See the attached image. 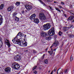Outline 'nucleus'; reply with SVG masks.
Wrapping results in <instances>:
<instances>
[{
  "instance_id": "f257e3e1",
  "label": "nucleus",
  "mask_w": 74,
  "mask_h": 74,
  "mask_svg": "<svg viewBox=\"0 0 74 74\" xmlns=\"http://www.w3.org/2000/svg\"><path fill=\"white\" fill-rule=\"evenodd\" d=\"M23 36V34L21 33V32H19L18 33L16 36L14 38L13 40H12V41L14 44H17L18 45H20L21 46H22V47L27 46V42H24L19 41V39H21L20 37L21 38Z\"/></svg>"
},
{
  "instance_id": "f03ea898",
  "label": "nucleus",
  "mask_w": 74,
  "mask_h": 74,
  "mask_svg": "<svg viewBox=\"0 0 74 74\" xmlns=\"http://www.w3.org/2000/svg\"><path fill=\"white\" fill-rule=\"evenodd\" d=\"M39 16L40 19H51V17L49 14H47V16H45L44 14L43 13H41L39 15Z\"/></svg>"
},
{
  "instance_id": "7ed1b4c3",
  "label": "nucleus",
  "mask_w": 74,
  "mask_h": 74,
  "mask_svg": "<svg viewBox=\"0 0 74 74\" xmlns=\"http://www.w3.org/2000/svg\"><path fill=\"white\" fill-rule=\"evenodd\" d=\"M20 66L16 63L14 62L12 64V68L15 70H18L19 69Z\"/></svg>"
},
{
  "instance_id": "20e7f679",
  "label": "nucleus",
  "mask_w": 74,
  "mask_h": 74,
  "mask_svg": "<svg viewBox=\"0 0 74 74\" xmlns=\"http://www.w3.org/2000/svg\"><path fill=\"white\" fill-rule=\"evenodd\" d=\"M25 7L26 10H25V11L26 12H27V11H30L32 9V6L31 5H29L28 4H26L25 5Z\"/></svg>"
},
{
  "instance_id": "39448f33",
  "label": "nucleus",
  "mask_w": 74,
  "mask_h": 74,
  "mask_svg": "<svg viewBox=\"0 0 74 74\" xmlns=\"http://www.w3.org/2000/svg\"><path fill=\"white\" fill-rule=\"evenodd\" d=\"M48 34L50 36H53L55 34V29L54 28H52L48 32Z\"/></svg>"
},
{
  "instance_id": "423d86ee",
  "label": "nucleus",
  "mask_w": 74,
  "mask_h": 74,
  "mask_svg": "<svg viewBox=\"0 0 74 74\" xmlns=\"http://www.w3.org/2000/svg\"><path fill=\"white\" fill-rule=\"evenodd\" d=\"M43 29L44 30H48L51 28V24L49 23H48L46 24H45L43 26Z\"/></svg>"
},
{
  "instance_id": "0eeeda50",
  "label": "nucleus",
  "mask_w": 74,
  "mask_h": 74,
  "mask_svg": "<svg viewBox=\"0 0 74 74\" xmlns=\"http://www.w3.org/2000/svg\"><path fill=\"white\" fill-rule=\"evenodd\" d=\"M53 45L56 47L59 45V43L58 41L57 40H56L54 43L53 44Z\"/></svg>"
},
{
  "instance_id": "6e6552de",
  "label": "nucleus",
  "mask_w": 74,
  "mask_h": 74,
  "mask_svg": "<svg viewBox=\"0 0 74 74\" xmlns=\"http://www.w3.org/2000/svg\"><path fill=\"white\" fill-rule=\"evenodd\" d=\"M21 56L19 55L16 56L14 58V59L15 60H21Z\"/></svg>"
},
{
  "instance_id": "1a4fd4ad",
  "label": "nucleus",
  "mask_w": 74,
  "mask_h": 74,
  "mask_svg": "<svg viewBox=\"0 0 74 74\" xmlns=\"http://www.w3.org/2000/svg\"><path fill=\"white\" fill-rule=\"evenodd\" d=\"M5 71L6 73H10L11 72V68L10 67H7L5 69Z\"/></svg>"
},
{
  "instance_id": "9d476101",
  "label": "nucleus",
  "mask_w": 74,
  "mask_h": 74,
  "mask_svg": "<svg viewBox=\"0 0 74 74\" xmlns=\"http://www.w3.org/2000/svg\"><path fill=\"white\" fill-rule=\"evenodd\" d=\"M14 9V6L12 5L10 6L7 9L8 11H12V10Z\"/></svg>"
},
{
  "instance_id": "9b49d317",
  "label": "nucleus",
  "mask_w": 74,
  "mask_h": 74,
  "mask_svg": "<svg viewBox=\"0 0 74 74\" xmlns=\"http://www.w3.org/2000/svg\"><path fill=\"white\" fill-rule=\"evenodd\" d=\"M5 43L7 44L9 48H10V47L11 46V44H10V43L9 42V40H8L6 39L5 40Z\"/></svg>"
},
{
  "instance_id": "f8f14e48",
  "label": "nucleus",
  "mask_w": 74,
  "mask_h": 74,
  "mask_svg": "<svg viewBox=\"0 0 74 74\" xmlns=\"http://www.w3.org/2000/svg\"><path fill=\"white\" fill-rule=\"evenodd\" d=\"M60 72H59L60 74H63V69H61V68H60L59 69H58L57 70V74H58V71L59 70H60Z\"/></svg>"
},
{
  "instance_id": "ddd939ff",
  "label": "nucleus",
  "mask_w": 74,
  "mask_h": 74,
  "mask_svg": "<svg viewBox=\"0 0 74 74\" xmlns=\"http://www.w3.org/2000/svg\"><path fill=\"white\" fill-rule=\"evenodd\" d=\"M36 14H34L30 16V18L31 19H38V18H36Z\"/></svg>"
},
{
  "instance_id": "4468645a",
  "label": "nucleus",
  "mask_w": 74,
  "mask_h": 74,
  "mask_svg": "<svg viewBox=\"0 0 74 74\" xmlns=\"http://www.w3.org/2000/svg\"><path fill=\"white\" fill-rule=\"evenodd\" d=\"M16 15H17V13L16 12H14L12 14L14 18V19H17V18H18V19H19V18L17 17H16V16H16Z\"/></svg>"
},
{
  "instance_id": "2eb2a0df",
  "label": "nucleus",
  "mask_w": 74,
  "mask_h": 74,
  "mask_svg": "<svg viewBox=\"0 0 74 74\" xmlns=\"http://www.w3.org/2000/svg\"><path fill=\"white\" fill-rule=\"evenodd\" d=\"M69 29V27H64L63 28V31H64V32H66V31H67Z\"/></svg>"
},
{
  "instance_id": "dca6fc26",
  "label": "nucleus",
  "mask_w": 74,
  "mask_h": 74,
  "mask_svg": "<svg viewBox=\"0 0 74 74\" xmlns=\"http://www.w3.org/2000/svg\"><path fill=\"white\" fill-rule=\"evenodd\" d=\"M34 22L36 23H39V20L38 19H34Z\"/></svg>"
},
{
  "instance_id": "f3484780",
  "label": "nucleus",
  "mask_w": 74,
  "mask_h": 74,
  "mask_svg": "<svg viewBox=\"0 0 74 74\" xmlns=\"http://www.w3.org/2000/svg\"><path fill=\"white\" fill-rule=\"evenodd\" d=\"M40 35L42 37H44V36L46 35V34L44 33L43 32H41L40 33Z\"/></svg>"
},
{
  "instance_id": "a211bd4d",
  "label": "nucleus",
  "mask_w": 74,
  "mask_h": 74,
  "mask_svg": "<svg viewBox=\"0 0 74 74\" xmlns=\"http://www.w3.org/2000/svg\"><path fill=\"white\" fill-rule=\"evenodd\" d=\"M38 1L40 2V3L43 4L44 6H46V4L44 3L41 0H38Z\"/></svg>"
},
{
  "instance_id": "6ab92c4d",
  "label": "nucleus",
  "mask_w": 74,
  "mask_h": 74,
  "mask_svg": "<svg viewBox=\"0 0 74 74\" xmlns=\"http://www.w3.org/2000/svg\"><path fill=\"white\" fill-rule=\"evenodd\" d=\"M50 55L51 56L52 55H55V52L53 53V50H51L50 51Z\"/></svg>"
},
{
  "instance_id": "aec40b11",
  "label": "nucleus",
  "mask_w": 74,
  "mask_h": 74,
  "mask_svg": "<svg viewBox=\"0 0 74 74\" xmlns=\"http://www.w3.org/2000/svg\"><path fill=\"white\" fill-rule=\"evenodd\" d=\"M45 39L46 40H50L51 39V37L49 36V37L45 38Z\"/></svg>"
},
{
  "instance_id": "412c9836",
  "label": "nucleus",
  "mask_w": 74,
  "mask_h": 74,
  "mask_svg": "<svg viewBox=\"0 0 74 74\" xmlns=\"http://www.w3.org/2000/svg\"><path fill=\"white\" fill-rule=\"evenodd\" d=\"M4 7V4H2L0 6V10H3V8Z\"/></svg>"
},
{
  "instance_id": "4be33fe9",
  "label": "nucleus",
  "mask_w": 74,
  "mask_h": 74,
  "mask_svg": "<svg viewBox=\"0 0 74 74\" xmlns=\"http://www.w3.org/2000/svg\"><path fill=\"white\" fill-rule=\"evenodd\" d=\"M20 2H16V5H20Z\"/></svg>"
},
{
  "instance_id": "5701e85b",
  "label": "nucleus",
  "mask_w": 74,
  "mask_h": 74,
  "mask_svg": "<svg viewBox=\"0 0 74 74\" xmlns=\"http://www.w3.org/2000/svg\"><path fill=\"white\" fill-rule=\"evenodd\" d=\"M3 22V19H0V25H1V24Z\"/></svg>"
},
{
  "instance_id": "b1692460",
  "label": "nucleus",
  "mask_w": 74,
  "mask_h": 74,
  "mask_svg": "<svg viewBox=\"0 0 74 74\" xmlns=\"http://www.w3.org/2000/svg\"><path fill=\"white\" fill-rule=\"evenodd\" d=\"M45 19H40V21H41L42 22H45Z\"/></svg>"
},
{
  "instance_id": "393cba45",
  "label": "nucleus",
  "mask_w": 74,
  "mask_h": 74,
  "mask_svg": "<svg viewBox=\"0 0 74 74\" xmlns=\"http://www.w3.org/2000/svg\"><path fill=\"white\" fill-rule=\"evenodd\" d=\"M70 18H71V19H74V16H70L68 18V19H70Z\"/></svg>"
},
{
  "instance_id": "a878e982",
  "label": "nucleus",
  "mask_w": 74,
  "mask_h": 74,
  "mask_svg": "<svg viewBox=\"0 0 74 74\" xmlns=\"http://www.w3.org/2000/svg\"><path fill=\"white\" fill-rule=\"evenodd\" d=\"M37 67L36 66H34L33 68H32L33 70H34L35 69H36V68H37Z\"/></svg>"
},
{
  "instance_id": "bb28decb",
  "label": "nucleus",
  "mask_w": 74,
  "mask_h": 74,
  "mask_svg": "<svg viewBox=\"0 0 74 74\" xmlns=\"http://www.w3.org/2000/svg\"><path fill=\"white\" fill-rule=\"evenodd\" d=\"M69 37L70 38H73L74 37V35H71L69 36Z\"/></svg>"
},
{
  "instance_id": "cd10ccee",
  "label": "nucleus",
  "mask_w": 74,
  "mask_h": 74,
  "mask_svg": "<svg viewBox=\"0 0 74 74\" xmlns=\"http://www.w3.org/2000/svg\"><path fill=\"white\" fill-rule=\"evenodd\" d=\"M73 60V56H71L70 58V61H71Z\"/></svg>"
},
{
  "instance_id": "c85d7f7f",
  "label": "nucleus",
  "mask_w": 74,
  "mask_h": 74,
  "mask_svg": "<svg viewBox=\"0 0 74 74\" xmlns=\"http://www.w3.org/2000/svg\"><path fill=\"white\" fill-rule=\"evenodd\" d=\"M48 60H45V64H47L48 63Z\"/></svg>"
},
{
  "instance_id": "c756f323",
  "label": "nucleus",
  "mask_w": 74,
  "mask_h": 74,
  "mask_svg": "<svg viewBox=\"0 0 74 74\" xmlns=\"http://www.w3.org/2000/svg\"><path fill=\"white\" fill-rule=\"evenodd\" d=\"M45 54H44L42 57L41 58L43 60V59L44 58V56H45Z\"/></svg>"
},
{
  "instance_id": "7c9ffc66",
  "label": "nucleus",
  "mask_w": 74,
  "mask_h": 74,
  "mask_svg": "<svg viewBox=\"0 0 74 74\" xmlns=\"http://www.w3.org/2000/svg\"><path fill=\"white\" fill-rule=\"evenodd\" d=\"M1 37H0V44H2V45H3V42H2V41L1 40Z\"/></svg>"
},
{
  "instance_id": "2f4dec72",
  "label": "nucleus",
  "mask_w": 74,
  "mask_h": 74,
  "mask_svg": "<svg viewBox=\"0 0 74 74\" xmlns=\"http://www.w3.org/2000/svg\"><path fill=\"white\" fill-rule=\"evenodd\" d=\"M67 71H68L67 69H66L64 70V73H67Z\"/></svg>"
},
{
  "instance_id": "473e14b6",
  "label": "nucleus",
  "mask_w": 74,
  "mask_h": 74,
  "mask_svg": "<svg viewBox=\"0 0 74 74\" xmlns=\"http://www.w3.org/2000/svg\"><path fill=\"white\" fill-rule=\"evenodd\" d=\"M15 21H17V22H18L19 21V19H15Z\"/></svg>"
},
{
  "instance_id": "72a5a7b5",
  "label": "nucleus",
  "mask_w": 74,
  "mask_h": 74,
  "mask_svg": "<svg viewBox=\"0 0 74 74\" xmlns=\"http://www.w3.org/2000/svg\"><path fill=\"white\" fill-rule=\"evenodd\" d=\"M24 52H25V53H27V52H28L29 51H28V50H25L24 51Z\"/></svg>"
},
{
  "instance_id": "f704fd0d",
  "label": "nucleus",
  "mask_w": 74,
  "mask_h": 74,
  "mask_svg": "<svg viewBox=\"0 0 74 74\" xmlns=\"http://www.w3.org/2000/svg\"><path fill=\"white\" fill-rule=\"evenodd\" d=\"M59 35L60 36H62V34H60V31L58 33Z\"/></svg>"
},
{
  "instance_id": "c9c22d12",
  "label": "nucleus",
  "mask_w": 74,
  "mask_h": 74,
  "mask_svg": "<svg viewBox=\"0 0 74 74\" xmlns=\"http://www.w3.org/2000/svg\"><path fill=\"white\" fill-rule=\"evenodd\" d=\"M73 25H70L69 27H69V28H71V27H73Z\"/></svg>"
},
{
  "instance_id": "e433bc0d",
  "label": "nucleus",
  "mask_w": 74,
  "mask_h": 74,
  "mask_svg": "<svg viewBox=\"0 0 74 74\" xmlns=\"http://www.w3.org/2000/svg\"><path fill=\"white\" fill-rule=\"evenodd\" d=\"M2 46H3V45L2 43L0 44V49L2 47Z\"/></svg>"
},
{
  "instance_id": "4c0bfd02",
  "label": "nucleus",
  "mask_w": 74,
  "mask_h": 74,
  "mask_svg": "<svg viewBox=\"0 0 74 74\" xmlns=\"http://www.w3.org/2000/svg\"><path fill=\"white\" fill-rule=\"evenodd\" d=\"M56 69H57V68H56V67H55L54 68V71L55 72V71H56Z\"/></svg>"
},
{
  "instance_id": "58836bf2",
  "label": "nucleus",
  "mask_w": 74,
  "mask_h": 74,
  "mask_svg": "<svg viewBox=\"0 0 74 74\" xmlns=\"http://www.w3.org/2000/svg\"><path fill=\"white\" fill-rule=\"evenodd\" d=\"M34 73H35V74H37V71H34Z\"/></svg>"
},
{
  "instance_id": "ea45409f",
  "label": "nucleus",
  "mask_w": 74,
  "mask_h": 74,
  "mask_svg": "<svg viewBox=\"0 0 74 74\" xmlns=\"http://www.w3.org/2000/svg\"><path fill=\"white\" fill-rule=\"evenodd\" d=\"M55 9L56 10H57V11H59V8H56Z\"/></svg>"
},
{
  "instance_id": "a19ab883",
  "label": "nucleus",
  "mask_w": 74,
  "mask_h": 74,
  "mask_svg": "<svg viewBox=\"0 0 74 74\" xmlns=\"http://www.w3.org/2000/svg\"><path fill=\"white\" fill-rule=\"evenodd\" d=\"M61 4H62V5H64V3H63L62 1L61 2Z\"/></svg>"
},
{
  "instance_id": "79ce46f5",
  "label": "nucleus",
  "mask_w": 74,
  "mask_h": 74,
  "mask_svg": "<svg viewBox=\"0 0 74 74\" xmlns=\"http://www.w3.org/2000/svg\"><path fill=\"white\" fill-rule=\"evenodd\" d=\"M33 52L34 53H36V51L34 50H33Z\"/></svg>"
},
{
  "instance_id": "37998d69",
  "label": "nucleus",
  "mask_w": 74,
  "mask_h": 74,
  "mask_svg": "<svg viewBox=\"0 0 74 74\" xmlns=\"http://www.w3.org/2000/svg\"><path fill=\"white\" fill-rule=\"evenodd\" d=\"M0 19H3V18H2V16L0 14Z\"/></svg>"
},
{
  "instance_id": "c03bdc74",
  "label": "nucleus",
  "mask_w": 74,
  "mask_h": 74,
  "mask_svg": "<svg viewBox=\"0 0 74 74\" xmlns=\"http://www.w3.org/2000/svg\"><path fill=\"white\" fill-rule=\"evenodd\" d=\"M50 9H51V10H53V8H52V7H50Z\"/></svg>"
},
{
  "instance_id": "a18cd8bd",
  "label": "nucleus",
  "mask_w": 74,
  "mask_h": 74,
  "mask_svg": "<svg viewBox=\"0 0 74 74\" xmlns=\"http://www.w3.org/2000/svg\"><path fill=\"white\" fill-rule=\"evenodd\" d=\"M21 12L22 14H24V12H25V11H22Z\"/></svg>"
},
{
  "instance_id": "49530a36",
  "label": "nucleus",
  "mask_w": 74,
  "mask_h": 74,
  "mask_svg": "<svg viewBox=\"0 0 74 74\" xmlns=\"http://www.w3.org/2000/svg\"><path fill=\"white\" fill-rule=\"evenodd\" d=\"M67 19V21H68V20H71V21L73 20V19Z\"/></svg>"
},
{
  "instance_id": "de8ad7c7",
  "label": "nucleus",
  "mask_w": 74,
  "mask_h": 74,
  "mask_svg": "<svg viewBox=\"0 0 74 74\" xmlns=\"http://www.w3.org/2000/svg\"><path fill=\"white\" fill-rule=\"evenodd\" d=\"M70 14H73V15H74V14L71 12H70Z\"/></svg>"
},
{
  "instance_id": "09e8293b",
  "label": "nucleus",
  "mask_w": 74,
  "mask_h": 74,
  "mask_svg": "<svg viewBox=\"0 0 74 74\" xmlns=\"http://www.w3.org/2000/svg\"><path fill=\"white\" fill-rule=\"evenodd\" d=\"M60 8H62L63 9V7H62V6H60Z\"/></svg>"
},
{
  "instance_id": "8fccbe9b",
  "label": "nucleus",
  "mask_w": 74,
  "mask_h": 74,
  "mask_svg": "<svg viewBox=\"0 0 74 74\" xmlns=\"http://www.w3.org/2000/svg\"><path fill=\"white\" fill-rule=\"evenodd\" d=\"M64 16H65V17H67V15L66 14H64Z\"/></svg>"
},
{
  "instance_id": "3c124183",
  "label": "nucleus",
  "mask_w": 74,
  "mask_h": 74,
  "mask_svg": "<svg viewBox=\"0 0 74 74\" xmlns=\"http://www.w3.org/2000/svg\"><path fill=\"white\" fill-rule=\"evenodd\" d=\"M50 1V2H52V1H53V0H49Z\"/></svg>"
},
{
  "instance_id": "603ef678",
  "label": "nucleus",
  "mask_w": 74,
  "mask_h": 74,
  "mask_svg": "<svg viewBox=\"0 0 74 74\" xmlns=\"http://www.w3.org/2000/svg\"><path fill=\"white\" fill-rule=\"evenodd\" d=\"M53 46H54L53 45H52L50 47V48H52V47H53Z\"/></svg>"
},
{
  "instance_id": "864d4df0",
  "label": "nucleus",
  "mask_w": 74,
  "mask_h": 74,
  "mask_svg": "<svg viewBox=\"0 0 74 74\" xmlns=\"http://www.w3.org/2000/svg\"><path fill=\"white\" fill-rule=\"evenodd\" d=\"M46 52H47V51H48V48H47L46 49Z\"/></svg>"
},
{
  "instance_id": "5fc2aeb1",
  "label": "nucleus",
  "mask_w": 74,
  "mask_h": 74,
  "mask_svg": "<svg viewBox=\"0 0 74 74\" xmlns=\"http://www.w3.org/2000/svg\"><path fill=\"white\" fill-rule=\"evenodd\" d=\"M47 2H50V1H49V0H47Z\"/></svg>"
},
{
  "instance_id": "6e6d98bb",
  "label": "nucleus",
  "mask_w": 74,
  "mask_h": 74,
  "mask_svg": "<svg viewBox=\"0 0 74 74\" xmlns=\"http://www.w3.org/2000/svg\"><path fill=\"white\" fill-rule=\"evenodd\" d=\"M56 49H54V50H53V51H56Z\"/></svg>"
},
{
  "instance_id": "4d7b16f0",
  "label": "nucleus",
  "mask_w": 74,
  "mask_h": 74,
  "mask_svg": "<svg viewBox=\"0 0 74 74\" xmlns=\"http://www.w3.org/2000/svg\"><path fill=\"white\" fill-rule=\"evenodd\" d=\"M58 11H59V12H61V10H58Z\"/></svg>"
},
{
  "instance_id": "13d9d810",
  "label": "nucleus",
  "mask_w": 74,
  "mask_h": 74,
  "mask_svg": "<svg viewBox=\"0 0 74 74\" xmlns=\"http://www.w3.org/2000/svg\"><path fill=\"white\" fill-rule=\"evenodd\" d=\"M39 69H40V70H41V69H42V68H39Z\"/></svg>"
},
{
  "instance_id": "bf43d9fd",
  "label": "nucleus",
  "mask_w": 74,
  "mask_h": 74,
  "mask_svg": "<svg viewBox=\"0 0 74 74\" xmlns=\"http://www.w3.org/2000/svg\"><path fill=\"white\" fill-rule=\"evenodd\" d=\"M60 34H63V32H61V31H60Z\"/></svg>"
},
{
  "instance_id": "052dcab7",
  "label": "nucleus",
  "mask_w": 74,
  "mask_h": 74,
  "mask_svg": "<svg viewBox=\"0 0 74 74\" xmlns=\"http://www.w3.org/2000/svg\"><path fill=\"white\" fill-rule=\"evenodd\" d=\"M53 71L51 73V74H52V73H53Z\"/></svg>"
},
{
  "instance_id": "680f3d73",
  "label": "nucleus",
  "mask_w": 74,
  "mask_h": 74,
  "mask_svg": "<svg viewBox=\"0 0 74 74\" xmlns=\"http://www.w3.org/2000/svg\"><path fill=\"white\" fill-rule=\"evenodd\" d=\"M48 53H51V51H48Z\"/></svg>"
},
{
  "instance_id": "e2e57ef3",
  "label": "nucleus",
  "mask_w": 74,
  "mask_h": 74,
  "mask_svg": "<svg viewBox=\"0 0 74 74\" xmlns=\"http://www.w3.org/2000/svg\"><path fill=\"white\" fill-rule=\"evenodd\" d=\"M54 3H56V2L54 1Z\"/></svg>"
},
{
  "instance_id": "0e129e2a",
  "label": "nucleus",
  "mask_w": 74,
  "mask_h": 74,
  "mask_svg": "<svg viewBox=\"0 0 74 74\" xmlns=\"http://www.w3.org/2000/svg\"><path fill=\"white\" fill-rule=\"evenodd\" d=\"M48 72H49V73H50V72H51V71H50V70H49L48 71Z\"/></svg>"
},
{
  "instance_id": "69168bd1",
  "label": "nucleus",
  "mask_w": 74,
  "mask_h": 74,
  "mask_svg": "<svg viewBox=\"0 0 74 74\" xmlns=\"http://www.w3.org/2000/svg\"><path fill=\"white\" fill-rule=\"evenodd\" d=\"M53 49L52 48H51V51H53Z\"/></svg>"
},
{
  "instance_id": "338daca9",
  "label": "nucleus",
  "mask_w": 74,
  "mask_h": 74,
  "mask_svg": "<svg viewBox=\"0 0 74 74\" xmlns=\"http://www.w3.org/2000/svg\"><path fill=\"white\" fill-rule=\"evenodd\" d=\"M74 22V20H73V22Z\"/></svg>"
},
{
  "instance_id": "774afa93",
  "label": "nucleus",
  "mask_w": 74,
  "mask_h": 74,
  "mask_svg": "<svg viewBox=\"0 0 74 74\" xmlns=\"http://www.w3.org/2000/svg\"><path fill=\"white\" fill-rule=\"evenodd\" d=\"M1 74H4V73H1Z\"/></svg>"
}]
</instances>
